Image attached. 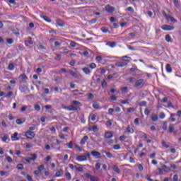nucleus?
Masks as SVG:
<instances>
[{
  "mask_svg": "<svg viewBox=\"0 0 181 181\" xmlns=\"http://www.w3.org/2000/svg\"><path fill=\"white\" fill-rule=\"evenodd\" d=\"M72 104L73 105L64 107V110H67V111H78V108H80V107H83V104L77 100H73Z\"/></svg>",
  "mask_w": 181,
  "mask_h": 181,
  "instance_id": "nucleus-1",
  "label": "nucleus"
},
{
  "mask_svg": "<svg viewBox=\"0 0 181 181\" xmlns=\"http://www.w3.org/2000/svg\"><path fill=\"white\" fill-rule=\"evenodd\" d=\"M113 136L114 134L111 132H106L105 133L104 138L105 139V142H107L108 145H112V144H114V140L111 139Z\"/></svg>",
  "mask_w": 181,
  "mask_h": 181,
  "instance_id": "nucleus-2",
  "label": "nucleus"
},
{
  "mask_svg": "<svg viewBox=\"0 0 181 181\" xmlns=\"http://www.w3.org/2000/svg\"><path fill=\"white\" fill-rule=\"evenodd\" d=\"M17 78L19 80L20 86H22L23 84H26V81H28V76H26L25 74H21Z\"/></svg>",
  "mask_w": 181,
  "mask_h": 181,
  "instance_id": "nucleus-3",
  "label": "nucleus"
},
{
  "mask_svg": "<svg viewBox=\"0 0 181 181\" xmlns=\"http://www.w3.org/2000/svg\"><path fill=\"white\" fill-rule=\"evenodd\" d=\"M163 15L165 16V19L170 22H173V23H176V22H177L175 18L170 16V15H168L165 11H163Z\"/></svg>",
  "mask_w": 181,
  "mask_h": 181,
  "instance_id": "nucleus-4",
  "label": "nucleus"
},
{
  "mask_svg": "<svg viewBox=\"0 0 181 181\" xmlns=\"http://www.w3.org/2000/svg\"><path fill=\"white\" fill-rule=\"evenodd\" d=\"M163 15L165 16V19L170 22H173V23H176V22H177L175 18L170 16V15H168L165 11H163Z\"/></svg>",
  "mask_w": 181,
  "mask_h": 181,
  "instance_id": "nucleus-5",
  "label": "nucleus"
},
{
  "mask_svg": "<svg viewBox=\"0 0 181 181\" xmlns=\"http://www.w3.org/2000/svg\"><path fill=\"white\" fill-rule=\"evenodd\" d=\"M144 86H145V80L144 79H139L134 83V87H144Z\"/></svg>",
  "mask_w": 181,
  "mask_h": 181,
  "instance_id": "nucleus-6",
  "label": "nucleus"
},
{
  "mask_svg": "<svg viewBox=\"0 0 181 181\" xmlns=\"http://www.w3.org/2000/svg\"><path fill=\"white\" fill-rule=\"evenodd\" d=\"M90 155L95 158V159H101V153L95 151H92L90 152Z\"/></svg>",
  "mask_w": 181,
  "mask_h": 181,
  "instance_id": "nucleus-7",
  "label": "nucleus"
},
{
  "mask_svg": "<svg viewBox=\"0 0 181 181\" xmlns=\"http://www.w3.org/2000/svg\"><path fill=\"white\" fill-rule=\"evenodd\" d=\"M68 73L71 76V77H74V78H79L81 77V75L74 72L73 70H69Z\"/></svg>",
  "mask_w": 181,
  "mask_h": 181,
  "instance_id": "nucleus-8",
  "label": "nucleus"
},
{
  "mask_svg": "<svg viewBox=\"0 0 181 181\" xmlns=\"http://www.w3.org/2000/svg\"><path fill=\"white\" fill-rule=\"evenodd\" d=\"M105 9L106 12H108V13H112V12H114L115 11V8H114L113 6H111L110 5L105 6Z\"/></svg>",
  "mask_w": 181,
  "mask_h": 181,
  "instance_id": "nucleus-9",
  "label": "nucleus"
},
{
  "mask_svg": "<svg viewBox=\"0 0 181 181\" xmlns=\"http://www.w3.org/2000/svg\"><path fill=\"white\" fill-rule=\"evenodd\" d=\"M161 29H163V30H173L175 27L168 25H161Z\"/></svg>",
  "mask_w": 181,
  "mask_h": 181,
  "instance_id": "nucleus-10",
  "label": "nucleus"
},
{
  "mask_svg": "<svg viewBox=\"0 0 181 181\" xmlns=\"http://www.w3.org/2000/svg\"><path fill=\"white\" fill-rule=\"evenodd\" d=\"M35 135L36 134L33 132L28 131L25 133V136L28 138V139H33V138H35Z\"/></svg>",
  "mask_w": 181,
  "mask_h": 181,
  "instance_id": "nucleus-11",
  "label": "nucleus"
},
{
  "mask_svg": "<svg viewBox=\"0 0 181 181\" xmlns=\"http://www.w3.org/2000/svg\"><path fill=\"white\" fill-rule=\"evenodd\" d=\"M76 160H78V162H84L87 160V156L83 155L77 156Z\"/></svg>",
  "mask_w": 181,
  "mask_h": 181,
  "instance_id": "nucleus-12",
  "label": "nucleus"
},
{
  "mask_svg": "<svg viewBox=\"0 0 181 181\" xmlns=\"http://www.w3.org/2000/svg\"><path fill=\"white\" fill-rule=\"evenodd\" d=\"M88 131H93V132H98V128L97 127V125H93L92 127H88Z\"/></svg>",
  "mask_w": 181,
  "mask_h": 181,
  "instance_id": "nucleus-13",
  "label": "nucleus"
},
{
  "mask_svg": "<svg viewBox=\"0 0 181 181\" xmlns=\"http://www.w3.org/2000/svg\"><path fill=\"white\" fill-rule=\"evenodd\" d=\"M88 140V136H84L81 140V145H86V143Z\"/></svg>",
  "mask_w": 181,
  "mask_h": 181,
  "instance_id": "nucleus-14",
  "label": "nucleus"
},
{
  "mask_svg": "<svg viewBox=\"0 0 181 181\" xmlns=\"http://www.w3.org/2000/svg\"><path fill=\"white\" fill-rule=\"evenodd\" d=\"M112 169L118 175H119V173H121V170H119V168H118V166H117L115 165L112 167Z\"/></svg>",
  "mask_w": 181,
  "mask_h": 181,
  "instance_id": "nucleus-15",
  "label": "nucleus"
},
{
  "mask_svg": "<svg viewBox=\"0 0 181 181\" xmlns=\"http://www.w3.org/2000/svg\"><path fill=\"white\" fill-rule=\"evenodd\" d=\"M158 119H159V117H158V115L153 113L151 115V120L153 121V122H156Z\"/></svg>",
  "mask_w": 181,
  "mask_h": 181,
  "instance_id": "nucleus-16",
  "label": "nucleus"
},
{
  "mask_svg": "<svg viewBox=\"0 0 181 181\" xmlns=\"http://www.w3.org/2000/svg\"><path fill=\"white\" fill-rule=\"evenodd\" d=\"M82 71H83V73H85V74H87V75L91 74V71L90 70V68H88V67L83 68Z\"/></svg>",
  "mask_w": 181,
  "mask_h": 181,
  "instance_id": "nucleus-17",
  "label": "nucleus"
},
{
  "mask_svg": "<svg viewBox=\"0 0 181 181\" xmlns=\"http://www.w3.org/2000/svg\"><path fill=\"white\" fill-rule=\"evenodd\" d=\"M18 132H15L13 135L11 136V141H19V138H18Z\"/></svg>",
  "mask_w": 181,
  "mask_h": 181,
  "instance_id": "nucleus-18",
  "label": "nucleus"
},
{
  "mask_svg": "<svg viewBox=\"0 0 181 181\" xmlns=\"http://www.w3.org/2000/svg\"><path fill=\"white\" fill-rule=\"evenodd\" d=\"M102 152L103 153H105L107 158H109L110 159L112 158V153H111L110 152L106 151L105 150H103Z\"/></svg>",
  "mask_w": 181,
  "mask_h": 181,
  "instance_id": "nucleus-19",
  "label": "nucleus"
},
{
  "mask_svg": "<svg viewBox=\"0 0 181 181\" xmlns=\"http://www.w3.org/2000/svg\"><path fill=\"white\" fill-rule=\"evenodd\" d=\"M117 67H124V66H127V63L124 62H119L116 63Z\"/></svg>",
  "mask_w": 181,
  "mask_h": 181,
  "instance_id": "nucleus-20",
  "label": "nucleus"
},
{
  "mask_svg": "<svg viewBox=\"0 0 181 181\" xmlns=\"http://www.w3.org/2000/svg\"><path fill=\"white\" fill-rule=\"evenodd\" d=\"M162 168L163 172H165L166 173H169V172H170V168L168 167L166 165H163Z\"/></svg>",
  "mask_w": 181,
  "mask_h": 181,
  "instance_id": "nucleus-21",
  "label": "nucleus"
},
{
  "mask_svg": "<svg viewBox=\"0 0 181 181\" xmlns=\"http://www.w3.org/2000/svg\"><path fill=\"white\" fill-rule=\"evenodd\" d=\"M11 32H13V35H16V36H19V35H21V33H19V30L18 28L12 29Z\"/></svg>",
  "mask_w": 181,
  "mask_h": 181,
  "instance_id": "nucleus-22",
  "label": "nucleus"
},
{
  "mask_svg": "<svg viewBox=\"0 0 181 181\" xmlns=\"http://www.w3.org/2000/svg\"><path fill=\"white\" fill-rule=\"evenodd\" d=\"M41 18L45 21V22H48V23H50L52 22V20L50 18L47 17V16H41Z\"/></svg>",
  "mask_w": 181,
  "mask_h": 181,
  "instance_id": "nucleus-23",
  "label": "nucleus"
},
{
  "mask_svg": "<svg viewBox=\"0 0 181 181\" xmlns=\"http://www.w3.org/2000/svg\"><path fill=\"white\" fill-rule=\"evenodd\" d=\"M30 160H36L37 159V154H30V157H29Z\"/></svg>",
  "mask_w": 181,
  "mask_h": 181,
  "instance_id": "nucleus-24",
  "label": "nucleus"
},
{
  "mask_svg": "<svg viewBox=\"0 0 181 181\" xmlns=\"http://www.w3.org/2000/svg\"><path fill=\"white\" fill-rule=\"evenodd\" d=\"M165 70L167 73H172V66L169 64H167L165 66Z\"/></svg>",
  "mask_w": 181,
  "mask_h": 181,
  "instance_id": "nucleus-25",
  "label": "nucleus"
},
{
  "mask_svg": "<svg viewBox=\"0 0 181 181\" xmlns=\"http://www.w3.org/2000/svg\"><path fill=\"white\" fill-rule=\"evenodd\" d=\"M165 40L166 42H168V43H172V42H173L172 40V37H170V35H165Z\"/></svg>",
  "mask_w": 181,
  "mask_h": 181,
  "instance_id": "nucleus-26",
  "label": "nucleus"
},
{
  "mask_svg": "<svg viewBox=\"0 0 181 181\" xmlns=\"http://www.w3.org/2000/svg\"><path fill=\"white\" fill-rule=\"evenodd\" d=\"M25 122V119H17L16 121V123L17 124V125H22V124H23Z\"/></svg>",
  "mask_w": 181,
  "mask_h": 181,
  "instance_id": "nucleus-27",
  "label": "nucleus"
},
{
  "mask_svg": "<svg viewBox=\"0 0 181 181\" xmlns=\"http://www.w3.org/2000/svg\"><path fill=\"white\" fill-rule=\"evenodd\" d=\"M64 172H63V170H60L59 171L55 173V177H62V175H63Z\"/></svg>",
  "mask_w": 181,
  "mask_h": 181,
  "instance_id": "nucleus-28",
  "label": "nucleus"
},
{
  "mask_svg": "<svg viewBox=\"0 0 181 181\" xmlns=\"http://www.w3.org/2000/svg\"><path fill=\"white\" fill-rule=\"evenodd\" d=\"M93 108H95V110L100 109V105L98 104V102H93Z\"/></svg>",
  "mask_w": 181,
  "mask_h": 181,
  "instance_id": "nucleus-29",
  "label": "nucleus"
},
{
  "mask_svg": "<svg viewBox=\"0 0 181 181\" xmlns=\"http://www.w3.org/2000/svg\"><path fill=\"white\" fill-rule=\"evenodd\" d=\"M122 94H127L128 93V87H123L121 89Z\"/></svg>",
  "mask_w": 181,
  "mask_h": 181,
  "instance_id": "nucleus-30",
  "label": "nucleus"
},
{
  "mask_svg": "<svg viewBox=\"0 0 181 181\" xmlns=\"http://www.w3.org/2000/svg\"><path fill=\"white\" fill-rule=\"evenodd\" d=\"M127 132H129V134H134V132H135V131L129 126L127 127Z\"/></svg>",
  "mask_w": 181,
  "mask_h": 181,
  "instance_id": "nucleus-31",
  "label": "nucleus"
},
{
  "mask_svg": "<svg viewBox=\"0 0 181 181\" xmlns=\"http://www.w3.org/2000/svg\"><path fill=\"white\" fill-rule=\"evenodd\" d=\"M15 69V65L13 64H9L8 66V69L12 71Z\"/></svg>",
  "mask_w": 181,
  "mask_h": 181,
  "instance_id": "nucleus-32",
  "label": "nucleus"
},
{
  "mask_svg": "<svg viewBox=\"0 0 181 181\" xmlns=\"http://www.w3.org/2000/svg\"><path fill=\"white\" fill-rule=\"evenodd\" d=\"M13 95V91H9L4 97L6 98H9L10 97H12Z\"/></svg>",
  "mask_w": 181,
  "mask_h": 181,
  "instance_id": "nucleus-33",
  "label": "nucleus"
},
{
  "mask_svg": "<svg viewBox=\"0 0 181 181\" xmlns=\"http://www.w3.org/2000/svg\"><path fill=\"white\" fill-rule=\"evenodd\" d=\"M31 107H32V106H30V105H28V106H23V107H21V111L22 112H23L26 111V110H28V108H31Z\"/></svg>",
  "mask_w": 181,
  "mask_h": 181,
  "instance_id": "nucleus-34",
  "label": "nucleus"
},
{
  "mask_svg": "<svg viewBox=\"0 0 181 181\" xmlns=\"http://www.w3.org/2000/svg\"><path fill=\"white\" fill-rule=\"evenodd\" d=\"M176 8H179L180 2L179 0H173Z\"/></svg>",
  "mask_w": 181,
  "mask_h": 181,
  "instance_id": "nucleus-35",
  "label": "nucleus"
},
{
  "mask_svg": "<svg viewBox=\"0 0 181 181\" xmlns=\"http://www.w3.org/2000/svg\"><path fill=\"white\" fill-rule=\"evenodd\" d=\"M169 132L172 133L175 131V127L173 125L170 124L168 127Z\"/></svg>",
  "mask_w": 181,
  "mask_h": 181,
  "instance_id": "nucleus-36",
  "label": "nucleus"
},
{
  "mask_svg": "<svg viewBox=\"0 0 181 181\" xmlns=\"http://www.w3.org/2000/svg\"><path fill=\"white\" fill-rule=\"evenodd\" d=\"M21 86V88H23V91H26V90H28V83H23L22 86Z\"/></svg>",
  "mask_w": 181,
  "mask_h": 181,
  "instance_id": "nucleus-37",
  "label": "nucleus"
},
{
  "mask_svg": "<svg viewBox=\"0 0 181 181\" xmlns=\"http://www.w3.org/2000/svg\"><path fill=\"white\" fill-rule=\"evenodd\" d=\"M136 81V79L134 77H132L129 79V83L131 84H133V83H135Z\"/></svg>",
  "mask_w": 181,
  "mask_h": 181,
  "instance_id": "nucleus-38",
  "label": "nucleus"
},
{
  "mask_svg": "<svg viewBox=\"0 0 181 181\" xmlns=\"http://www.w3.org/2000/svg\"><path fill=\"white\" fill-rule=\"evenodd\" d=\"M90 181H98L99 179H98V177H95V176L92 175V177H90Z\"/></svg>",
  "mask_w": 181,
  "mask_h": 181,
  "instance_id": "nucleus-39",
  "label": "nucleus"
},
{
  "mask_svg": "<svg viewBox=\"0 0 181 181\" xmlns=\"http://www.w3.org/2000/svg\"><path fill=\"white\" fill-rule=\"evenodd\" d=\"M159 117L160 119H165V117H166V115L165 114V112H162L160 113Z\"/></svg>",
  "mask_w": 181,
  "mask_h": 181,
  "instance_id": "nucleus-40",
  "label": "nucleus"
},
{
  "mask_svg": "<svg viewBox=\"0 0 181 181\" xmlns=\"http://www.w3.org/2000/svg\"><path fill=\"white\" fill-rule=\"evenodd\" d=\"M65 176L66 179H68L69 180H71V174H70V173H66L65 174Z\"/></svg>",
  "mask_w": 181,
  "mask_h": 181,
  "instance_id": "nucleus-41",
  "label": "nucleus"
},
{
  "mask_svg": "<svg viewBox=\"0 0 181 181\" xmlns=\"http://www.w3.org/2000/svg\"><path fill=\"white\" fill-rule=\"evenodd\" d=\"M163 129L164 131H167V130H168V122H165L163 123Z\"/></svg>",
  "mask_w": 181,
  "mask_h": 181,
  "instance_id": "nucleus-42",
  "label": "nucleus"
},
{
  "mask_svg": "<svg viewBox=\"0 0 181 181\" xmlns=\"http://www.w3.org/2000/svg\"><path fill=\"white\" fill-rule=\"evenodd\" d=\"M17 169H18V170H22V169H23V164H22V163L18 164Z\"/></svg>",
  "mask_w": 181,
  "mask_h": 181,
  "instance_id": "nucleus-43",
  "label": "nucleus"
},
{
  "mask_svg": "<svg viewBox=\"0 0 181 181\" xmlns=\"http://www.w3.org/2000/svg\"><path fill=\"white\" fill-rule=\"evenodd\" d=\"M6 42H7L8 45H12V43H13V39H12V38H8V39L6 40Z\"/></svg>",
  "mask_w": 181,
  "mask_h": 181,
  "instance_id": "nucleus-44",
  "label": "nucleus"
},
{
  "mask_svg": "<svg viewBox=\"0 0 181 181\" xmlns=\"http://www.w3.org/2000/svg\"><path fill=\"white\" fill-rule=\"evenodd\" d=\"M139 105H140V107H146V101L143 100V101L140 102Z\"/></svg>",
  "mask_w": 181,
  "mask_h": 181,
  "instance_id": "nucleus-45",
  "label": "nucleus"
},
{
  "mask_svg": "<svg viewBox=\"0 0 181 181\" xmlns=\"http://www.w3.org/2000/svg\"><path fill=\"white\" fill-rule=\"evenodd\" d=\"M113 149H115V151H118L119 149H121V146H119V144H116L113 146Z\"/></svg>",
  "mask_w": 181,
  "mask_h": 181,
  "instance_id": "nucleus-46",
  "label": "nucleus"
},
{
  "mask_svg": "<svg viewBox=\"0 0 181 181\" xmlns=\"http://www.w3.org/2000/svg\"><path fill=\"white\" fill-rule=\"evenodd\" d=\"M89 67H90V69H95V68L97 67V65L95 64V63H90V64H89Z\"/></svg>",
  "mask_w": 181,
  "mask_h": 181,
  "instance_id": "nucleus-47",
  "label": "nucleus"
},
{
  "mask_svg": "<svg viewBox=\"0 0 181 181\" xmlns=\"http://www.w3.org/2000/svg\"><path fill=\"white\" fill-rule=\"evenodd\" d=\"M100 30H102L103 32V33H107L108 32V28H107L105 27H102L100 28Z\"/></svg>",
  "mask_w": 181,
  "mask_h": 181,
  "instance_id": "nucleus-48",
  "label": "nucleus"
},
{
  "mask_svg": "<svg viewBox=\"0 0 181 181\" xmlns=\"http://www.w3.org/2000/svg\"><path fill=\"white\" fill-rule=\"evenodd\" d=\"M34 108H35V111H40V105H39L37 104L35 105Z\"/></svg>",
  "mask_w": 181,
  "mask_h": 181,
  "instance_id": "nucleus-49",
  "label": "nucleus"
},
{
  "mask_svg": "<svg viewBox=\"0 0 181 181\" xmlns=\"http://www.w3.org/2000/svg\"><path fill=\"white\" fill-rule=\"evenodd\" d=\"M121 104H129V100H120Z\"/></svg>",
  "mask_w": 181,
  "mask_h": 181,
  "instance_id": "nucleus-50",
  "label": "nucleus"
},
{
  "mask_svg": "<svg viewBox=\"0 0 181 181\" xmlns=\"http://www.w3.org/2000/svg\"><path fill=\"white\" fill-rule=\"evenodd\" d=\"M75 169L77 170V172H83V167L75 166Z\"/></svg>",
  "mask_w": 181,
  "mask_h": 181,
  "instance_id": "nucleus-51",
  "label": "nucleus"
},
{
  "mask_svg": "<svg viewBox=\"0 0 181 181\" xmlns=\"http://www.w3.org/2000/svg\"><path fill=\"white\" fill-rule=\"evenodd\" d=\"M77 46V43L76 42H71L70 47H76Z\"/></svg>",
  "mask_w": 181,
  "mask_h": 181,
  "instance_id": "nucleus-52",
  "label": "nucleus"
},
{
  "mask_svg": "<svg viewBox=\"0 0 181 181\" xmlns=\"http://www.w3.org/2000/svg\"><path fill=\"white\" fill-rule=\"evenodd\" d=\"M38 170H39L40 172H42V170H45V165H40L38 167Z\"/></svg>",
  "mask_w": 181,
  "mask_h": 181,
  "instance_id": "nucleus-53",
  "label": "nucleus"
},
{
  "mask_svg": "<svg viewBox=\"0 0 181 181\" xmlns=\"http://www.w3.org/2000/svg\"><path fill=\"white\" fill-rule=\"evenodd\" d=\"M90 117L91 121H95L97 118V116H95V115H90Z\"/></svg>",
  "mask_w": 181,
  "mask_h": 181,
  "instance_id": "nucleus-54",
  "label": "nucleus"
},
{
  "mask_svg": "<svg viewBox=\"0 0 181 181\" xmlns=\"http://www.w3.org/2000/svg\"><path fill=\"white\" fill-rule=\"evenodd\" d=\"M100 168H101V163H97L95 164V169H97V170H98Z\"/></svg>",
  "mask_w": 181,
  "mask_h": 181,
  "instance_id": "nucleus-55",
  "label": "nucleus"
},
{
  "mask_svg": "<svg viewBox=\"0 0 181 181\" xmlns=\"http://www.w3.org/2000/svg\"><path fill=\"white\" fill-rule=\"evenodd\" d=\"M6 160H7V162H8L9 163H11V162L13 161V160H12V158H11V156H7V157H6Z\"/></svg>",
  "mask_w": 181,
  "mask_h": 181,
  "instance_id": "nucleus-56",
  "label": "nucleus"
},
{
  "mask_svg": "<svg viewBox=\"0 0 181 181\" xmlns=\"http://www.w3.org/2000/svg\"><path fill=\"white\" fill-rule=\"evenodd\" d=\"M95 60H96V62H101L103 60V57L98 56V57H96Z\"/></svg>",
  "mask_w": 181,
  "mask_h": 181,
  "instance_id": "nucleus-57",
  "label": "nucleus"
},
{
  "mask_svg": "<svg viewBox=\"0 0 181 181\" xmlns=\"http://www.w3.org/2000/svg\"><path fill=\"white\" fill-rule=\"evenodd\" d=\"M1 176H6V175H8V172L6 171H0Z\"/></svg>",
  "mask_w": 181,
  "mask_h": 181,
  "instance_id": "nucleus-58",
  "label": "nucleus"
},
{
  "mask_svg": "<svg viewBox=\"0 0 181 181\" xmlns=\"http://www.w3.org/2000/svg\"><path fill=\"white\" fill-rule=\"evenodd\" d=\"M173 181H177L179 180V175H177V174H175L174 176H173Z\"/></svg>",
  "mask_w": 181,
  "mask_h": 181,
  "instance_id": "nucleus-59",
  "label": "nucleus"
},
{
  "mask_svg": "<svg viewBox=\"0 0 181 181\" xmlns=\"http://www.w3.org/2000/svg\"><path fill=\"white\" fill-rule=\"evenodd\" d=\"M161 144L164 148H169V145L166 144L165 141H162Z\"/></svg>",
  "mask_w": 181,
  "mask_h": 181,
  "instance_id": "nucleus-60",
  "label": "nucleus"
},
{
  "mask_svg": "<svg viewBox=\"0 0 181 181\" xmlns=\"http://www.w3.org/2000/svg\"><path fill=\"white\" fill-rule=\"evenodd\" d=\"M28 42L29 43V45H33V40H32V37H28Z\"/></svg>",
  "mask_w": 181,
  "mask_h": 181,
  "instance_id": "nucleus-61",
  "label": "nucleus"
},
{
  "mask_svg": "<svg viewBox=\"0 0 181 181\" xmlns=\"http://www.w3.org/2000/svg\"><path fill=\"white\" fill-rule=\"evenodd\" d=\"M127 11L128 12H132V13H134V8H132V7H128V8H127Z\"/></svg>",
  "mask_w": 181,
  "mask_h": 181,
  "instance_id": "nucleus-62",
  "label": "nucleus"
},
{
  "mask_svg": "<svg viewBox=\"0 0 181 181\" xmlns=\"http://www.w3.org/2000/svg\"><path fill=\"white\" fill-rule=\"evenodd\" d=\"M135 111V109L134 107H129L127 109V112H134Z\"/></svg>",
  "mask_w": 181,
  "mask_h": 181,
  "instance_id": "nucleus-63",
  "label": "nucleus"
},
{
  "mask_svg": "<svg viewBox=\"0 0 181 181\" xmlns=\"http://www.w3.org/2000/svg\"><path fill=\"white\" fill-rule=\"evenodd\" d=\"M134 124L135 125H139V118H136L134 119Z\"/></svg>",
  "mask_w": 181,
  "mask_h": 181,
  "instance_id": "nucleus-64",
  "label": "nucleus"
}]
</instances>
